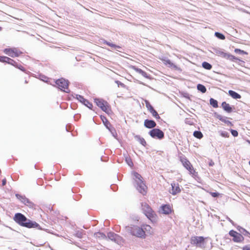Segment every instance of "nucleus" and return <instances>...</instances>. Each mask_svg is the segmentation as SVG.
Here are the masks:
<instances>
[{
  "mask_svg": "<svg viewBox=\"0 0 250 250\" xmlns=\"http://www.w3.org/2000/svg\"><path fill=\"white\" fill-rule=\"evenodd\" d=\"M142 209L145 215L152 222H155L157 215L151 207L146 203H142Z\"/></svg>",
  "mask_w": 250,
  "mask_h": 250,
  "instance_id": "obj_1",
  "label": "nucleus"
},
{
  "mask_svg": "<svg viewBox=\"0 0 250 250\" xmlns=\"http://www.w3.org/2000/svg\"><path fill=\"white\" fill-rule=\"evenodd\" d=\"M180 160L183 166L189 171V174L194 178L198 176V172L194 168L193 166L188 159L185 156H181Z\"/></svg>",
  "mask_w": 250,
  "mask_h": 250,
  "instance_id": "obj_2",
  "label": "nucleus"
},
{
  "mask_svg": "<svg viewBox=\"0 0 250 250\" xmlns=\"http://www.w3.org/2000/svg\"><path fill=\"white\" fill-rule=\"evenodd\" d=\"M55 83L57 85L58 87L62 91L66 93L69 92V82L68 80L63 78H61L56 80Z\"/></svg>",
  "mask_w": 250,
  "mask_h": 250,
  "instance_id": "obj_3",
  "label": "nucleus"
},
{
  "mask_svg": "<svg viewBox=\"0 0 250 250\" xmlns=\"http://www.w3.org/2000/svg\"><path fill=\"white\" fill-rule=\"evenodd\" d=\"M94 102L102 110L104 111L109 113L110 111V107L106 101H105L101 99H95Z\"/></svg>",
  "mask_w": 250,
  "mask_h": 250,
  "instance_id": "obj_4",
  "label": "nucleus"
},
{
  "mask_svg": "<svg viewBox=\"0 0 250 250\" xmlns=\"http://www.w3.org/2000/svg\"><path fill=\"white\" fill-rule=\"evenodd\" d=\"M3 52L12 58L18 57L22 54V52L17 48H5L4 49Z\"/></svg>",
  "mask_w": 250,
  "mask_h": 250,
  "instance_id": "obj_5",
  "label": "nucleus"
},
{
  "mask_svg": "<svg viewBox=\"0 0 250 250\" xmlns=\"http://www.w3.org/2000/svg\"><path fill=\"white\" fill-rule=\"evenodd\" d=\"M150 136L155 139L161 140L164 137V133L160 129L153 128L149 132Z\"/></svg>",
  "mask_w": 250,
  "mask_h": 250,
  "instance_id": "obj_6",
  "label": "nucleus"
},
{
  "mask_svg": "<svg viewBox=\"0 0 250 250\" xmlns=\"http://www.w3.org/2000/svg\"><path fill=\"white\" fill-rule=\"evenodd\" d=\"M14 221L17 223L19 225L22 227H28V224H24V221L26 220V217L21 213H17L15 214L14 217Z\"/></svg>",
  "mask_w": 250,
  "mask_h": 250,
  "instance_id": "obj_7",
  "label": "nucleus"
},
{
  "mask_svg": "<svg viewBox=\"0 0 250 250\" xmlns=\"http://www.w3.org/2000/svg\"><path fill=\"white\" fill-rule=\"evenodd\" d=\"M229 234L233 238L232 240L236 243L242 242L244 239V238L242 234L234 230H230Z\"/></svg>",
  "mask_w": 250,
  "mask_h": 250,
  "instance_id": "obj_8",
  "label": "nucleus"
},
{
  "mask_svg": "<svg viewBox=\"0 0 250 250\" xmlns=\"http://www.w3.org/2000/svg\"><path fill=\"white\" fill-rule=\"evenodd\" d=\"M131 233L132 235L139 237H144L145 236V231L142 227L141 228L137 226L134 227L132 229Z\"/></svg>",
  "mask_w": 250,
  "mask_h": 250,
  "instance_id": "obj_9",
  "label": "nucleus"
},
{
  "mask_svg": "<svg viewBox=\"0 0 250 250\" xmlns=\"http://www.w3.org/2000/svg\"><path fill=\"white\" fill-rule=\"evenodd\" d=\"M160 209L161 213L166 215L170 214L173 211L172 206L169 204H166L161 206Z\"/></svg>",
  "mask_w": 250,
  "mask_h": 250,
  "instance_id": "obj_10",
  "label": "nucleus"
},
{
  "mask_svg": "<svg viewBox=\"0 0 250 250\" xmlns=\"http://www.w3.org/2000/svg\"><path fill=\"white\" fill-rule=\"evenodd\" d=\"M171 188L169 190V192L171 194L175 195L181 192V189L178 183L174 182L171 183Z\"/></svg>",
  "mask_w": 250,
  "mask_h": 250,
  "instance_id": "obj_11",
  "label": "nucleus"
},
{
  "mask_svg": "<svg viewBox=\"0 0 250 250\" xmlns=\"http://www.w3.org/2000/svg\"><path fill=\"white\" fill-rule=\"evenodd\" d=\"M76 98L78 100H79L81 103L84 104L88 108L90 109H92L93 107V105L92 103L89 102L87 100L83 98V96L80 95H76Z\"/></svg>",
  "mask_w": 250,
  "mask_h": 250,
  "instance_id": "obj_12",
  "label": "nucleus"
},
{
  "mask_svg": "<svg viewBox=\"0 0 250 250\" xmlns=\"http://www.w3.org/2000/svg\"><path fill=\"white\" fill-rule=\"evenodd\" d=\"M138 186L137 189L138 190L143 194H146L147 192V188L144 183V181L141 182L137 184Z\"/></svg>",
  "mask_w": 250,
  "mask_h": 250,
  "instance_id": "obj_13",
  "label": "nucleus"
},
{
  "mask_svg": "<svg viewBox=\"0 0 250 250\" xmlns=\"http://www.w3.org/2000/svg\"><path fill=\"white\" fill-rule=\"evenodd\" d=\"M191 241L192 244L198 245L204 243L205 238L203 236H194L191 238Z\"/></svg>",
  "mask_w": 250,
  "mask_h": 250,
  "instance_id": "obj_14",
  "label": "nucleus"
},
{
  "mask_svg": "<svg viewBox=\"0 0 250 250\" xmlns=\"http://www.w3.org/2000/svg\"><path fill=\"white\" fill-rule=\"evenodd\" d=\"M27 221H24V224H28L27 225H29L28 227H25L27 228H37L40 227V225L36 222L32 221L26 218Z\"/></svg>",
  "mask_w": 250,
  "mask_h": 250,
  "instance_id": "obj_15",
  "label": "nucleus"
},
{
  "mask_svg": "<svg viewBox=\"0 0 250 250\" xmlns=\"http://www.w3.org/2000/svg\"><path fill=\"white\" fill-rule=\"evenodd\" d=\"M144 125L148 128H152L156 126V124L153 120L146 119L144 121Z\"/></svg>",
  "mask_w": 250,
  "mask_h": 250,
  "instance_id": "obj_16",
  "label": "nucleus"
},
{
  "mask_svg": "<svg viewBox=\"0 0 250 250\" xmlns=\"http://www.w3.org/2000/svg\"><path fill=\"white\" fill-rule=\"evenodd\" d=\"M222 107L224 110L228 113H230L232 111V109L230 105L227 103L226 102H224L222 103Z\"/></svg>",
  "mask_w": 250,
  "mask_h": 250,
  "instance_id": "obj_17",
  "label": "nucleus"
},
{
  "mask_svg": "<svg viewBox=\"0 0 250 250\" xmlns=\"http://www.w3.org/2000/svg\"><path fill=\"white\" fill-rule=\"evenodd\" d=\"M132 68L136 72L141 74L143 77L145 78H148L147 74L145 71L142 70L141 69L138 68L135 66H132Z\"/></svg>",
  "mask_w": 250,
  "mask_h": 250,
  "instance_id": "obj_18",
  "label": "nucleus"
},
{
  "mask_svg": "<svg viewBox=\"0 0 250 250\" xmlns=\"http://www.w3.org/2000/svg\"><path fill=\"white\" fill-rule=\"evenodd\" d=\"M142 228L144 229V230L145 231V233H147L149 234H151L153 233L152 229V228L148 225H143Z\"/></svg>",
  "mask_w": 250,
  "mask_h": 250,
  "instance_id": "obj_19",
  "label": "nucleus"
},
{
  "mask_svg": "<svg viewBox=\"0 0 250 250\" xmlns=\"http://www.w3.org/2000/svg\"><path fill=\"white\" fill-rule=\"evenodd\" d=\"M229 94L231 97L235 99H240L241 98L240 94L231 90L229 91Z\"/></svg>",
  "mask_w": 250,
  "mask_h": 250,
  "instance_id": "obj_20",
  "label": "nucleus"
},
{
  "mask_svg": "<svg viewBox=\"0 0 250 250\" xmlns=\"http://www.w3.org/2000/svg\"><path fill=\"white\" fill-rule=\"evenodd\" d=\"M133 176L135 177V180L136 182L137 183V184H138V183L143 181V177L141 176L140 174L138 173L137 172H134L133 173Z\"/></svg>",
  "mask_w": 250,
  "mask_h": 250,
  "instance_id": "obj_21",
  "label": "nucleus"
},
{
  "mask_svg": "<svg viewBox=\"0 0 250 250\" xmlns=\"http://www.w3.org/2000/svg\"><path fill=\"white\" fill-rule=\"evenodd\" d=\"M162 60L163 63L165 65H168L170 67L174 68H177L176 65H175L174 64H173L172 62H171L169 60L162 59Z\"/></svg>",
  "mask_w": 250,
  "mask_h": 250,
  "instance_id": "obj_22",
  "label": "nucleus"
},
{
  "mask_svg": "<svg viewBox=\"0 0 250 250\" xmlns=\"http://www.w3.org/2000/svg\"><path fill=\"white\" fill-rule=\"evenodd\" d=\"M202 67L207 69L210 70L212 68V65L208 62H204L202 64Z\"/></svg>",
  "mask_w": 250,
  "mask_h": 250,
  "instance_id": "obj_23",
  "label": "nucleus"
},
{
  "mask_svg": "<svg viewBox=\"0 0 250 250\" xmlns=\"http://www.w3.org/2000/svg\"><path fill=\"white\" fill-rule=\"evenodd\" d=\"M135 138L137 139V140L139 142V143L142 144L143 146H146V141L145 140L142 138L141 137L139 136H136Z\"/></svg>",
  "mask_w": 250,
  "mask_h": 250,
  "instance_id": "obj_24",
  "label": "nucleus"
},
{
  "mask_svg": "<svg viewBox=\"0 0 250 250\" xmlns=\"http://www.w3.org/2000/svg\"><path fill=\"white\" fill-rule=\"evenodd\" d=\"M217 118H218V119L219 120H220V121H222V122H224V123H225L227 124H228V125H232V123H231L230 121H229L227 120L226 119V118H224V117H222V116H221V115H219V116H218V117H217Z\"/></svg>",
  "mask_w": 250,
  "mask_h": 250,
  "instance_id": "obj_25",
  "label": "nucleus"
},
{
  "mask_svg": "<svg viewBox=\"0 0 250 250\" xmlns=\"http://www.w3.org/2000/svg\"><path fill=\"white\" fill-rule=\"evenodd\" d=\"M228 53L224 52L222 51H217L216 52V55L221 57L222 58L226 59Z\"/></svg>",
  "mask_w": 250,
  "mask_h": 250,
  "instance_id": "obj_26",
  "label": "nucleus"
},
{
  "mask_svg": "<svg viewBox=\"0 0 250 250\" xmlns=\"http://www.w3.org/2000/svg\"><path fill=\"white\" fill-rule=\"evenodd\" d=\"M226 59L229 60H230L231 61H233V62H234V61H235L236 60L240 61V60L238 59L237 58H236L234 56H233L232 55H231V54H230L229 53H228Z\"/></svg>",
  "mask_w": 250,
  "mask_h": 250,
  "instance_id": "obj_27",
  "label": "nucleus"
},
{
  "mask_svg": "<svg viewBox=\"0 0 250 250\" xmlns=\"http://www.w3.org/2000/svg\"><path fill=\"white\" fill-rule=\"evenodd\" d=\"M197 89L202 93H205L207 91L206 87L201 84H198L197 85Z\"/></svg>",
  "mask_w": 250,
  "mask_h": 250,
  "instance_id": "obj_28",
  "label": "nucleus"
},
{
  "mask_svg": "<svg viewBox=\"0 0 250 250\" xmlns=\"http://www.w3.org/2000/svg\"><path fill=\"white\" fill-rule=\"evenodd\" d=\"M101 120H102L104 124L106 126V127L107 128H108V125H109V123L108 122V121L107 120V119H106V118L104 116H103V115H101Z\"/></svg>",
  "mask_w": 250,
  "mask_h": 250,
  "instance_id": "obj_29",
  "label": "nucleus"
},
{
  "mask_svg": "<svg viewBox=\"0 0 250 250\" xmlns=\"http://www.w3.org/2000/svg\"><path fill=\"white\" fill-rule=\"evenodd\" d=\"M210 104L215 108H216L218 107V102L216 100H214L213 98H210L209 100Z\"/></svg>",
  "mask_w": 250,
  "mask_h": 250,
  "instance_id": "obj_30",
  "label": "nucleus"
},
{
  "mask_svg": "<svg viewBox=\"0 0 250 250\" xmlns=\"http://www.w3.org/2000/svg\"><path fill=\"white\" fill-rule=\"evenodd\" d=\"M193 136L198 139H201L203 136L202 132L199 131H194L193 133Z\"/></svg>",
  "mask_w": 250,
  "mask_h": 250,
  "instance_id": "obj_31",
  "label": "nucleus"
},
{
  "mask_svg": "<svg viewBox=\"0 0 250 250\" xmlns=\"http://www.w3.org/2000/svg\"><path fill=\"white\" fill-rule=\"evenodd\" d=\"M150 113H151L152 115L156 119H159L160 118L157 112L154 108L150 111Z\"/></svg>",
  "mask_w": 250,
  "mask_h": 250,
  "instance_id": "obj_32",
  "label": "nucleus"
},
{
  "mask_svg": "<svg viewBox=\"0 0 250 250\" xmlns=\"http://www.w3.org/2000/svg\"><path fill=\"white\" fill-rule=\"evenodd\" d=\"M146 105L147 110L149 112L154 108L149 102L146 101Z\"/></svg>",
  "mask_w": 250,
  "mask_h": 250,
  "instance_id": "obj_33",
  "label": "nucleus"
},
{
  "mask_svg": "<svg viewBox=\"0 0 250 250\" xmlns=\"http://www.w3.org/2000/svg\"><path fill=\"white\" fill-rule=\"evenodd\" d=\"M107 236L111 240L115 239L116 238V234L113 232H109L107 234Z\"/></svg>",
  "mask_w": 250,
  "mask_h": 250,
  "instance_id": "obj_34",
  "label": "nucleus"
},
{
  "mask_svg": "<svg viewBox=\"0 0 250 250\" xmlns=\"http://www.w3.org/2000/svg\"><path fill=\"white\" fill-rule=\"evenodd\" d=\"M215 35L220 39L224 40L225 39V36L220 33L216 32Z\"/></svg>",
  "mask_w": 250,
  "mask_h": 250,
  "instance_id": "obj_35",
  "label": "nucleus"
},
{
  "mask_svg": "<svg viewBox=\"0 0 250 250\" xmlns=\"http://www.w3.org/2000/svg\"><path fill=\"white\" fill-rule=\"evenodd\" d=\"M234 52L236 53H241L243 54L247 55L248 53L244 50H241L240 49L236 48L234 50Z\"/></svg>",
  "mask_w": 250,
  "mask_h": 250,
  "instance_id": "obj_36",
  "label": "nucleus"
},
{
  "mask_svg": "<svg viewBox=\"0 0 250 250\" xmlns=\"http://www.w3.org/2000/svg\"><path fill=\"white\" fill-rule=\"evenodd\" d=\"M126 161L129 166L132 167L133 166V163L130 158H126Z\"/></svg>",
  "mask_w": 250,
  "mask_h": 250,
  "instance_id": "obj_37",
  "label": "nucleus"
},
{
  "mask_svg": "<svg viewBox=\"0 0 250 250\" xmlns=\"http://www.w3.org/2000/svg\"><path fill=\"white\" fill-rule=\"evenodd\" d=\"M8 64L12 65L14 66H17V62H15L14 60L11 59L10 62H8Z\"/></svg>",
  "mask_w": 250,
  "mask_h": 250,
  "instance_id": "obj_38",
  "label": "nucleus"
},
{
  "mask_svg": "<svg viewBox=\"0 0 250 250\" xmlns=\"http://www.w3.org/2000/svg\"><path fill=\"white\" fill-rule=\"evenodd\" d=\"M230 132L234 137H237L238 135V132L235 130L231 129Z\"/></svg>",
  "mask_w": 250,
  "mask_h": 250,
  "instance_id": "obj_39",
  "label": "nucleus"
},
{
  "mask_svg": "<svg viewBox=\"0 0 250 250\" xmlns=\"http://www.w3.org/2000/svg\"><path fill=\"white\" fill-rule=\"evenodd\" d=\"M221 136L223 137H229V133L226 132V131H224V132H222L221 134Z\"/></svg>",
  "mask_w": 250,
  "mask_h": 250,
  "instance_id": "obj_40",
  "label": "nucleus"
},
{
  "mask_svg": "<svg viewBox=\"0 0 250 250\" xmlns=\"http://www.w3.org/2000/svg\"><path fill=\"white\" fill-rule=\"evenodd\" d=\"M210 194L213 197H217L219 196V194L218 192H210Z\"/></svg>",
  "mask_w": 250,
  "mask_h": 250,
  "instance_id": "obj_41",
  "label": "nucleus"
},
{
  "mask_svg": "<svg viewBox=\"0 0 250 250\" xmlns=\"http://www.w3.org/2000/svg\"><path fill=\"white\" fill-rule=\"evenodd\" d=\"M15 67H16L17 68H18L19 69H20V70H22V71H25V69H24V68L21 64H18L17 63V66H15Z\"/></svg>",
  "mask_w": 250,
  "mask_h": 250,
  "instance_id": "obj_42",
  "label": "nucleus"
},
{
  "mask_svg": "<svg viewBox=\"0 0 250 250\" xmlns=\"http://www.w3.org/2000/svg\"><path fill=\"white\" fill-rule=\"evenodd\" d=\"M106 44L109 46H111V47H116V45L113 43H110V42H106Z\"/></svg>",
  "mask_w": 250,
  "mask_h": 250,
  "instance_id": "obj_43",
  "label": "nucleus"
},
{
  "mask_svg": "<svg viewBox=\"0 0 250 250\" xmlns=\"http://www.w3.org/2000/svg\"><path fill=\"white\" fill-rule=\"evenodd\" d=\"M6 56H0V62H5V59L4 58H5Z\"/></svg>",
  "mask_w": 250,
  "mask_h": 250,
  "instance_id": "obj_44",
  "label": "nucleus"
},
{
  "mask_svg": "<svg viewBox=\"0 0 250 250\" xmlns=\"http://www.w3.org/2000/svg\"><path fill=\"white\" fill-rule=\"evenodd\" d=\"M4 59H5V62H6L7 63H8V62H10V61L11 60V58L7 57H5V58H4Z\"/></svg>",
  "mask_w": 250,
  "mask_h": 250,
  "instance_id": "obj_45",
  "label": "nucleus"
},
{
  "mask_svg": "<svg viewBox=\"0 0 250 250\" xmlns=\"http://www.w3.org/2000/svg\"><path fill=\"white\" fill-rule=\"evenodd\" d=\"M97 234L100 235L101 237H102L103 238H105L106 237L105 235L103 233L98 232V233H97Z\"/></svg>",
  "mask_w": 250,
  "mask_h": 250,
  "instance_id": "obj_46",
  "label": "nucleus"
},
{
  "mask_svg": "<svg viewBox=\"0 0 250 250\" xmlns=\"http://www.w3.org/2000/svg\"><path fill=\"white\" fill-rule=\"evenodd\" d=\"M243 250H250V247L249 246H245L243 248Z\"/></svg>",
  "mask_w": 250,
  "mask_h": 250,
  "instance_id": "obj_47",
  "label": "nucleus"
},
{
  "mask_svg": "<svg viewBox=\"0 0 250 250\" xmlns=\"http://www.w3.org/2000/svg\"><path fill=\"white\" fill-rule=\"evenodd\" d=\"M6 183V179L5 178L4 179L2 180V185L3 186H5V184Z\"/></svg>",
  "mask_w": 250,
  "mask_h": 250,
  "instance_id": "obj_48",
  "label": "nucleus"
},
{
  "mask_svg": "<svg viewBox=\"0 0 250 250\" xmlns=\"http://www.w3.org/2000/svg\"><path fill=\"white\" fill-rule=\"evenodd\" d=\"M16 196L19 199H20L21 197V196L19 194H16Z\"/></svg>",
  "mask_w": 250,
  "mask_h": 250,
  "instance_id": "obj_49",
  "label": "nucleus"
},
{
  "mask_svg": "<svg viewBox=\"0 0 250 250\" xmlns=\"http://www.w3.org/2000/svg\"><path fill=\"white\" fill-rule=\"evenodd\" d=\"M247 142L250 145V140H247Z\"/></svg>",
  "mask_w": 250,
  "mask_h": 250,
  "instance_id": "obj_50",
  "label": "nucleus"
},
{
  "mask_svg": "<svg viewBox=\"0 0 250 250\" xmlns=\"http://www.w3.org/2000/svg\"><path fill=\"white\" fill-rule=\"evenodd\" d=\"M24 83H28V82H27L26 80H25V82H24Z\"/></svg>",
  "mask_w": 250,
  "mask_h": 250,
  "instance_id": "obj_51",
  "label": "nucleus"
},
{
  "mask_svg": "<svg viewBox=\"0 0 250 250\" xmlns=\"http://www.w3.org/2000/svg\"><path fill=\"white\" fill-rule=\"evenodd\" d=\"M2 30V27H0V31Z\"/></svg>",
  "mask_w": 250,
  "mask_h": 250,
  "instance_id": "obj_52",
  "label": "nucleus"
},
{
  "mask_svg": "<svg viewBox=\"0 0 250 250\" xmlns=\"http://www.w3.org/2000/svg\"><path fill=\"white\" fill-rule=\"evenodd\" d=\"M248 234H249V237H250V233H248Z\"/></svg>",
  "mask_w": 250,
  "mask_h": 250,
  "instance_id": "obj_53",
  "label": "nucleus"
},
{
  "mask_svg": "<svg viewBox=\"0 0 250 250\" xmlns=\"http://www.w3.org/2000/svg\"><path fill=\"white\" fill-rule=\"evenodd\" d=\"M249 164H250V161L249 162Z\"/></svg>",
  "mask_w": 250,
  "mask_h": 250,
  "instance_id": "obj_54",
  "label": "nucleus"
}]
</instances>
